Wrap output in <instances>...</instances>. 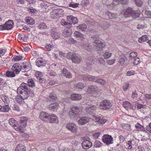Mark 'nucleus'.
I'll return each mask as SVG.
<instances>
[{"instance_id":"15","label":"nucleus","mask_w":151,"mask_h":151,"mask_svg":"<svg viewBox=\"0 0 151 151\" xmlns=\"http://www.w3.org/2000/svg\"><path fill=\"white\" fill-rule=\"evenodd\" d=\"M71 59L73 62L78 63L80 62L82 58L79 55L75 54H72Z\"/></svg>"},{"instance_id":"61","label":"nucleus","mask_w":151,"mask_h":151,"mask_svg":"<svg viewBox=\"0 0 151 151\" xmlns=\"http://www.w3.org/2000/svg\"><path fill=\"white\" fill-rule=\"evenodd\" d=\"M79 4L74 3L73 2H72L69 4V6L73 8H75L78 7Z\"/></svg>"},{"instance_id":"47","label":"nucleus","mask_w":151,"mask_h":151,"mask_svg":"<svg viewBox=\"0 0 151 151\" xmlns=\"http://www.w3.org/2000/svg\"><path fill=\"white\" fill-rule=\"evenodd\" d=\"M112 55V53L106 51L103 55V57L105 58L108 59Z\"/></svg>"},{"instance_id":"44","label":"nucleus","mask_w":151,"mask_h":151,"mask_svg":"<svg viewBox=\"0 0 151 151\" xmlns=\"http://www.w3.org/2000/svg\"><path fill=\"white\" fill-rule=\"evenodd\" d=\"M75 86L76 88L81 89H82L85 86L84 83L82 82L79 83L75 84Z\"/></svg>"},{"instance_id":"29","label":"nucleus","mask_w":151,"mask_h":151,"mask_svg":"<svg viewBox=\"0 0 151 151\" xmlns=\"http://www.w3.org/2000/svg\"><path fill=\"white\" fill-rule=\"evenodd\" d=\"M26 148L24 145L20 144L17 145L15 151H26Z\"/></svg>"},{"instance_id":"55","label":"nucleus","mask_w":151,"mask_h":151,"mask_svg":"<svg viewBox=\"0 0 151 151\" xmlns=\"http://www.w3.org/2000/svg\"><path fill=\"white\" fill-rule=\"evenodd\" d=\"M89 2L88 0H83L81 1V4L83 6H86Z\"/></svg>"},{"instance_id":"46","label":"nucleus","mask_w":151,"mask_h":151,"mask_svg":"<svg viewBox=\"0 0 151 151\" xmlns=\"http://www.w3.org/2000/svg\"><path fill=\"white\" fill-rule=\"evenodd\" d=\"M95 82L102 85H105L106 83V81L104 79H96Z\"/></svg>"},{"instance_id":"54","label":"nucleus","mask_w":151,"mask_h":151,"mask_svg":"<svg viewBox=\"0 0 151 151\" xmlns=\"http://www.w3.org/2000/svg\"><path fill=\"white\" fill-rule=\"evenodd\" d=\"M94 146L95 147H99L102 145V143L99 141H96L94 144Z\"/></svg>"},{"instance_id":"16","label":"nucleus","mask_w":151,"mask_h":151,"mask_svg":"<svg viewBox=\"0 0 151 151\" xmlns=\"http://www.w3.org/2000/svg\"><path fill=\"white\" fill-rule=\"evenodd\" d=\"M20 65L17 63L13 65L11 69L12 71L17 74H18L20 71H21Z\"/></svg>"},{"instance_id":"63","label":"nucleus","mask_w":151,"mask_h":151,"mask_svg":"<svg viewBox=\"0 0 151 151\" xmlns=\"http://www.w3.org/2000/svg\"><path fill=\"white\" fill-rule=\"evenodd\" d=\"M13 110H16L18 111H20V109L19 106L16 105H14L12 106Z\"/></svg>"},{"instance_id":"13","label":"nucleus","mask_w":151,"mask_h":151,"mask_svg":"<svg viewBox=\"0 0 151 151\" xmlns=\"http://www.w3.org/2000/svg\"><path fill=\"white\" fill-rule=\"evenodd\" d=\"M92 119L96 122H99L101 124L105 123L106 121V119L103 117H100L99 116H95L94 115L92 116Z\"/></svg>"},{"instance_id":"49","label":"nucleus","mask_w":151,"mask_h":151,"mask_svg":"<svg viewBox=\"0 0 151 151\" xmlns=\"http://www.w3.org/2000/svg\"><path fill=\"white\" fill-rule=\"evenodd\" d=\"M132 141H128L126 142V148L128 149H131L132 148Z\"/></svg>"},{"instance_id":"57","label":"nucleus","mask_w":151,"mask_h":151,"mask_svg":"<svg viewBox=\"0 0 151 151\" xmlns=\"http://www.w3.org/2000/svg\"><path fill=\"white\" fill-rule=\"evenodd\" d=\"M135 73V72L134 70H132L128 71L127 73V75L128 76H130L133 75Z\"/></svg>"},{"instance_id":"26","label":"nucleus","mask_w":151,"mask_h":151,"mask_svg":"<svg viewBox=\"0 0 151 151\" xmlns=\"http://www.w3.org/2000/svg\"><path fill=\"white\" fill-rule=\"evenodd\" d=\"M96 107L94 105L89 106L87 107L86 109L87 112L90 113L94 112L96 111Z\"/></svg>"},{"instance_id":"59","label":"nucleus","mask_w":151,"mask_h":151,"mask_svg":"<svg viewBox=\"0 0 151 151\" xmlns=\"http://www.w3.org/2000/svg\"><path fill=\"white\" fill-rule=\"evenodd\" d=\"M140 62V59L138 58H136L133 62V63L134 65H137Z\"/></svg>"},{"instance_id":"45","label":"nucleus","mask_w":151,"mask_h":151,"mask_svg":"<svg viewBox=\"0 0 151 151\" xmlns=\"http://www.w3.org/2000/svg\"><path fill=\"white\" fill-rule=\"evenodd\" d=\"M78 28L82 31H84L87 28V26L85 24H82L78 27Z\"/></svg>"},{"instance_id":"56","label":"nucleus","mask_w":151,"mask_h":151,"mask_svg":"<svg viewBox=\"0 0 151 151\" xmlns=\"http://www.w3.org/2000/svg\"><path fill=\"white\" fill-rule=\"evenodd\" d=\"M116 61L115 59H113L111 60H108L106 61V63L107 64L110 65H111L114 64Z\"/></svg>"},{"instance_id":"41","label":"nucleus","mask_w":151,"mask_h":151,"mask_svg":"<svg viewBox=\"0 0 151 151\" xmlns=\"http://www.w3.org/2000/svg\"><path fill=\"white\" fill-rule=\"evenodd\" d=\"M6 75L7 77H14L15 76L14 73L12 71L10 70L6 71Z\"/></svg>"},{"instance_id":"10","label":"nucleus","mask_w":151,"mask_h":151,"mask_svg":"<svg viewBox=\"0 0 151 151\" xmlns=\"http://www.w3.org/2000/svg\"><path fill=\"white\" fill-rule=\"evenodd\" d=\"M21 71L25 72L29 71L31 68V65L27 62H23L20 65Z\"/></svg>"},{"instance_id":"24","label":"nucleus","mask_w":151,"mask_h":151,"mask_svg":"<svg viewBox=\"0 0 151 151\" xmlns=\"http://www.w3.org/2000/svg\"><path fill=\"white\" fill-rule=\"evenodd\" d=\"M62 72L63 75L66 78H70L72 75L70 72L68 71L65 68H64L62 70Z\"/></svg>"},{"instance_id":"1","label":"nucleus","mask_w":151,"mask_h":151,"mask_svg":"<svg viewBox=\"0 0 151 151\" xmlns=\"http://www.w3.org/2000/svg\"><path fill=\"white\" fill-rule=\"evenodd\" d=\"M17 92L20 96H17L15 99L16 101L19 104L24 103V99H26L29 96V90H28L27 85L24 83L21 84L17 89Z\"/></svg>"},{"instance_id":"28","label":"nucleus","mask_w":151,"mask_h":151,"mask_svg":"<svg viewBox=\"0 0 151 151\" xmlns=\"http://www.w3.org/2000/svg\"><path fill=\"white\" fill-rule=\"evenodd\" d=\"M23 83H24L26 84L27 85V88L29 90V87L32 88L35 86V84L34 83V81H33L32 79L31 78H30L28 80L27 82V83H22V84Z\"/></svg>"},{"instance_id":"58","label":"nucleus","mask_w":151,"mask_h":151,"mask_svg":"<svg viewBox=\"0 0 151 151\" xmlns=\"http://www.w3.org/2000/svg\"><path fill=\"white\" fill-rule=\"evenodd\" d=\"M134 1L138 6L140 7L143 4L142 1L140 0H135Z\"/></svg>"},{"instance_id":"33","label":"nucleus","mask_w":151,"mask_h":151,"mask_svg":"<svg viewBox=\"0 0 151 151\" xmlns=\"http://www.w3.org/2000/svg\"><path fill=\"white\" fill-rule=\"evenodd\" d=\"M25 127L23 126V125L20 124L19 125L17 124V125L14 127V129L17 131H20L21 133H23V131H22L24 130Z\"/></svg>"},{"instance_id":"22","label":"nucleus","mask_w":151,"mask_h":151,"mask_svg":"<svg viewBox=\"0 0 151 151\" xmlns=\"http://www.w3.org/2000/svg\"><path fill=\"white\" fill-rule=\"evenodd\" d=\"M72 32L69 29L66 28L64 29L62 35L64 37H69L71 35Z\"/></svg>"},{"instance_id":"2","label":"nucleus","mask_w":151,"mask_h":151,"mask_svg":"<svg viewBox=\"0 0 151 151\" xmlns=\"http://www.w3.org/2000/svg\"><path fill=\"white\" fill-rule=\"evenodd\" d=\"M80 109L77 106H73L69 112V116L70 118L73 120L80 116Z\"/></svg>"},{"instance_id":"7","label":"nucleus","mask_w":151,"mask_h":151,"mask_svg":"<svg viewBox=\"0 0 151 151\" xmlns=\"http://www.w3.org/2000/svg\"><path fill=\"white\" fill-rule=\"evenodd\" d=\"M93 45L95 48V50L97 51L101 50L105 46L104 43L98 39L96 40L93 42Z\"/></svg>"},{"instance_id":"52","label":"nucleus","mask_w":151,"mask_h":151,"mask_svg":"<svg viewBox=\"0 0 151 151\" xmlns=\"http://www.w3.org/2000/svg\"><path fill=\"white\" fill-rule=\"evenodd\" d=\"M22 58L21 56H14L12 58V60L13 61H17L21 60Z\"/></svg>"},{"instance_id":"42","label":"nucleus","mask_w":151,"mask_h":151,"mask_svg":"<svg viewBox=\"0 0 151 151\" xmlns=\"http://www.w3.org/2000/svg\"><path fill=\"white\" fill-rule=\"evenodd\" d=\"M88 91L90 93H94L97 91V89L93 86H91L88 88Z\"/></svg>"},{"instance_id":"43","label":"nucleus","mask_w":151,"mask_h":151,"mask_svg":"<svg viewBox=\"0 0 151 151\" xmlns=\"http://www.w3.org/2000/svg\"><path fill=\"white\" fill-rule=\"evenodd\" d=\"M37 27L39 29H46L47 28V26L46 25L45 23L42 22L39 24Z\"/></svg>"},{"instance_id":"60","label":"nucleus","mask_w":151,"mask_h":151,"mask_svg":"<svg viewBox=\"0 0 151 151\" xmlns=\"http://www.w3.org/2000/svg\"><path fill=\"white\" fill-rule=\"evenodd\" d=\"M144 96L145 97V100L148 101L149 100L151 99V94H145Z\"/></svg>"},{"instance_id":"5","label":"nucleus","mask_w":151,"mask_h":151,"mask_svg":"<svg viewBox=\"0 0 151 151\" xmlns=\"http://www.w3.org/2000/svg\"><path fill=\"white\" fill-rule=\"evenodd\" d=\"M14 26V22L12 20H9L6 22L4 25H0V29L1 30H9L12 29Z\"/></svg>"},{"instance_id":"8","label":"nucleus","mask_w":151,"mask_h":151,"mask_svg":"<svg viewBox=\"0 0 151 151\" xmlns=\"http://www.w3.org/2000/svg\"><path fill=\"white\" fill-rule=\"evenodd\" d=\"M103 142L107 145L113 143V139L111 136L108 134H105L102 137Z\"/></svg>"},{"instance_id":"9","label":"nucleus","mask_w":151,"mask_h":151,"mask_svg":"<svg viewBox=\"0 0 151 151\" xmlns=\"http://www.w3.org/2000/svg\"><path fill=\"white\" fill-rule=\"evenodd\" d=\"M63 12V10L61 9H54L51 13V17L52 19L57 18Z\"/></svg>"},{"instance_id":"23","label":"nucleus","mask_w":151,"mask_h":151,"mask_svg":"<svg viewBox=\"0 0 151 151\" xmlns=\"http://www.w3.org/2000/svg\"><path fill=\"white\" fill-rule=\"evenodd\" d=\"M67 19L68 21L72 22L74 24L77 23L78 21L77 17H74L72 15L68 16Z\"/></svg>"},{"instance_id":"3","label":"nucleus","mask_w":151,"mask_h":151,"mask_svg":"<svg viewBox=\"0 0 151 151\" xmlns=\"http://www.w3.org/2000/svg\"><path fill=\"white\" fill-rule=\"evenodd\" d=\"M124 15L126 17H131L134 18H135L138 17L139 14L134 11L132 9L128 8L124 11Z\"/></svg>"},{"instance_id":"4","label":"nucleus","mask_w":151,"mask_h":151,"mask_svg":"<svg viewBox=\"0 0 151 151\" xmlns=\"http://www.w3.org/2000/svg\"><path fill=\"white\" fill-rule=\"evenodd\" d=\"M112 104L109 100H104L100 103V107L103 110L109 109L112 106Z\"/></svg>"},{"instance_id":"14","label":"nucleus","mask_w":151,"mask_h":151,"mask_svg":"<svg viewBox=\"0 0 151 151\" xmlns=\"http://www.w3.org/2000/svg\"><path fill=\"white\" fill-rule=\"evenodd\" d=\"M59 101L51 103L49 106V108L50 110L52 111H56L59 107Z\"/></svg>"},{"instance_id":"39","label":"nucleus","mask_w":151,"mask_h":151,"mask_svg":"<svg viewBox=\"0 0 151 151\" xmlns=\"http://www.w3.org/2000/svg\"><path fill=\"white\" fill-rule=\"evenodd\" d=\"M61 24L67 28H69L72 26L71 24L70 23L67 22L64 20L61 21Z\"/></svg>"},{"instance_id":"51","label":"nucleus","mask_w":151,"mask_h":151,"mask_svg":"<svg viewBox=\"0 0 151 151\" xmlns=\"http://www.w3.org/2000/svg\"><path fill=\"white\" fill-rule=\"evenodd\" d=\"M109 26V23L107 22H104L103 24L101 25V26L104 29H107Z\"/></svg>"},{"instance_id":"36","label":"nucleus","mask_w":151,"mask_h":151,"mask_svg":"<svg viewBox=\"0 0 151 151\" xmlns=\"http://www.w3.org/2000/svg\"><path fill=\"white\" fill-rule=\"evenodd\" d=\"M25 20L28 24H33L35 23L34 19L30 17H26Z\"/></svg>"},{"instance_id":"6","label":"nucleus","mask_w":151,"mask_h":151,"mask_svg":"<svg viewBox=\"0 0 151 151\" xmlns=\"http://www.w3.org/2000/svg\"><path fill=\"white\" fill-rule=\"evenodd\" d=\"M66 128L72 133L75 134L78 131V128L76 124L73 122H70L67 124Z\"/></svg>"},{"instance_id":"11","label":"nucleus","mask_w":151,"mask_h":151,"mask_svg":"<svg viewBox=\"0 0 151 151\" xmlns=\"http://www.w3.org/2000/svg\"><path fill=\"white\" fill-rule=\"evenodd\" d=\"M49 115L50 114L47 112L42 111L40 114L39 118L42 121L47 122L48 119H49Z\"/></svg>"},{"instance_id":"21","label":"nucleus","mask_w":151,"mask_h":151,"mask_svg":"<svg viewBox=\"0 0 151 151\" xmlns=\"http://www.w3.org/2000/svg\"><path fill=\"white\" fill-rule=\"evenodd\" d=\"M51 36L54 39H57L61 36L60 34L57 31L52 30L51 32Z\"/></svg>"},{"instance_id":"48","label":"nucleus","mask_w":151,"mask_h":151,"mask_svg":"<svg viewBox=\"0 0 151 151\" xmlns=\"http://www.w3.org/2000/svg\"><path fill=\"white\" fill-rule=\"evenodd\" d=\"M130 85L129 82H127L125 83L124 84L122 87L123 90L126 91L130 88Z\"/></svg>"},{"instance_id":"32","label":"nucleus","mask_w":151,"mask_h":151,"mask_svg":"<svg viewBox=\"0 0 151 151\" xmlns=\"http://www.w3.org/2000/svg\"><path fill=\"white\" fill-rule=\"evenodd\" d=\"M9 124L12 126L14 127H14H15L17 124V122L15 120L14 118H11L9 120Z\"/></svg>"},{"instance_id":"34","label":"nucleus","mask_w":151,"mask_h":151,"mask_svg":"<svg viewBox=\"0 0 151 151\" xmlns=\"http://www.w3.org/2000/svg\"><path fill=\"white\" fill-rule=\"evenodd\" d=\"M1 108L0 112H7L9 111L10 109V107L8 105L1 106Z\"/></svg>"},{"instance_id":"20","label":"nucleus","mask_w":151,"mask_h":151,"mask_svg":"<svg viewBox=\"0 0 151 151\" xmlns=\"http://www.w3.org/2000/svg\"><path fill=\"white\" fill-rule=\"evenodd\" d=\"M70 98L73 101H79L82 99V96L80 94H73L71 95Z\"/></svg>"},{"instance_id":"64","label":"nucleus","mask_w":151,"mask_h":151,"mask_svg":"<svg viewBox=\"0 0 151 151\" xmlns=\"http://www.w3.org/2000/svg\"><path fill=\"white\" fill-rule=\"evenodd\" d=\"M120 3L123 4H126L128 2V0H118Z\"/></svg>"},{"instance_id":"50","label":"nucleus","mask_w":151,"mask_h":151,"mask_svg":"<svg viewBox=\"0 0 151 151\" xmlns=\"http://www.w3.org/2000/svg\"><path fill=\"white\" fill-rule=\"evenodd\" d=\"M137 54L136 52H133L130 54L129 57L130 59H134L137 56Z\"/></svg>"},{"instance_id":"40","label":"nucleus","mask_w":151,"mask_h":151,"mask_svg":"<svg viewBox=\"0 0 151 151\" xmlns=\"http://www.w3.org/2000/svg\"><path fill=\"white\" fill-rule=\"evenodd\" d=\"M28 37L26 35H22L19 36L18 39L19 40H22V41L26 42L27 41Z\"/></svg>"},{"instance_id":"17","label":"nucleus","mask_w":151,"mask_h":151,"mask_svg":"<svg viewBox=\"0 0 151 151\" xmlns=\"http://www.w3.org/2000/svg\"><path fill=\"white\" fill-rule=\"evenodd\" d=\"M82 147L84 149H88L91 147L92 145L91 142L87 140L84 141L81 143Z\"/></svg>"},{"instance_id":"27","label":"nucleus","mask_w":151,"mask_h":151,"mask_svg":"<svg viewBox=\"0 0 151 151\" xmlns=\"http://www.w3.org/2000/svg\"><path fill=\"white\" fill-rule=\"evenodd\" d=\"M45 62L43 61L42 59H37L36 65L39 67H42L45 66Z\"/></svg>"},{"instance_id":"19","label":"nucleus","mask_w":151,"mask_h":151,"mask_svg":"<svg viewBox=\"0 0 151 151\" xmlns=\"http://www.w3.org/2000/svg\"><path fill=\"white\" fill-rule=\"evenodd\" d=\"M74 35L75 37L80 40L83 41L85 39L84 35L78 31H75L74 33Z\"/></svg>"},{"instance_id":"62","label":"nucleus","mask_w":151,"mask_h":151,"mask_svg":"<svg viewBox=\"0 0 151 151\" xmlns=\"http://www.w3.org/2000/svg\"><path fill=\"white\" fill-rule=\"evenodd\" d=\"M138 94L136 92V91L135 90L132 91V94L131 96L132 98L133 99L137 98L138 97Z\"/></svg>"},{"instance_id":"38","label":"nucleus","mask_w":151,"mask_h":151,"mask_svg":"<svg viewBox=\"0 0 151 151\" xmlns=\"http://www.w3.org/2000/svg\"><path fill=\"white\" fill-rule=\"evenodd\" d=\"M149 39L147 35H144L142 36L140 38H139V42L140 43H142L146 41Z\"/></svg>"},{"instance_id":"30","label":"nucleus","mask_w":151,"mask_h":151,"mask_svg":"<svg viewBox=\"0 0 151 151\" xmlns=\"http://www.w3.org/2000/svg\"><path fill=\"white\" fill-rule=\"evenodd\" d=\"M81 47L85 49L90 51L93 48V47L91 46L89 44H85L83 43L81 45Z\"/></svg>"},{"instance_id":"18","label":"nucleus","mask_w":151,"mask_h":151,"mask_svg":"<svg viewBox=\"0 0 151 151\" xmlns=\"http://www.w3.org/2000/svg\"><path fill=\"white\" fill-rule=\"evenodd\" d=\"M49 118L47 122H49L50 123H58V118L54 114L50 115Z\"/></svg>"},{"instance_id":"35","label":"nucleus","mask_w":151,"mask_h":151,"mask_svg":"<svg viewBox=\"0 0 151 151\" xmlns=\"http://www.w3.org/2000/svg\"><path fill=\"white\" fill-rule=\"evenodd\" d=\"M94 60L93 57V56L88 57L86 60V63L89 65H92L94 64Z\"/></svg>"},{"instance_id":"31","label":"nucleus","mask_w":151,"mask_h":151,"mask_svg":"<svg viewBox=\"0 0 151 151\" xmlns=\"http://www.w3.org/2000/svg\"><path fill=\"white\" fill-rule=\"evenodd\" d=\"M28 120L27 118L25 117H22L20 118V124L23 125V126L26 127L27 126V122Z\"/></svg>"},{"instance_id":"25","label":"nucleus","mask_w":151,"mask_h":151,"mask_svg":"<svg viewBox=\"0 0 151 151\" xmlns=\"http://www.w3.org/2000/svg\"><path fill=\"white\" fill-rule=\"evenodd\" d=\"M49 100L50 101L53 102L56 101H58L57 100H58L56 95L53 93H51L49 96Z\"/></svg>"},{"instance_id":"53","label":"nucleus","mask_w":151,"mask_h":151,"mask_svg":"<svg viewBox=\"0 0 151 151\" xmlns=\"http://www.w3.org/2000/svg\"><path fill=\"white\" fill-rule=\"evenodd\" d=\"M125 58H126L124 56L121 57L119 62L122 65L124 63Z\"/></svg>"},{"instance_id":"37","label":"nucleus","mask_w":151,"mask_h":151,"mask_svg":"<svg viewBox=\"0 0 151 151\" xmlns=\"http://www.w3.org/2000/svg\"><path fill=\"white\" fill-rule=\"evenodd\" d=\"M122 105L127 110H128V109L131 107V104L128 101L123 102Z\"/></svg>"},{"instance_id":"12","label":"nucleus","mask_w":151,"mask_h":151,"mask_svg":"<svg viewBox=\"0 0 151 151\" xmlns=\"http://www.w3.org/2000/svg\"><path fill=\"white\" fill-rule=\"evenodd\" d=\"M89 121V118L86 116L82 117L78 120V124L80 125H83L88 122Z\"/></svg>"}]
</instances>
